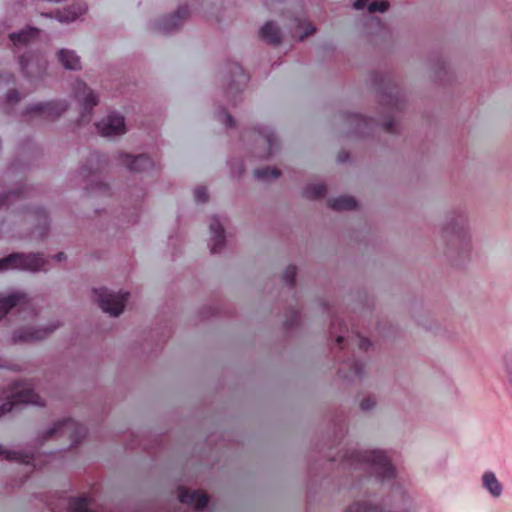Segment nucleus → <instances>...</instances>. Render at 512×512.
<instances>
[{"mask_svg":"<svg viewBox=\"0 0 512 512\" xmlns=\"http://www.w3.org/2000/svg\"><path fill=\"white\" fill-rule=\"evenodd\" d=\"M345 475L343 486L355 497L343 512H416V504L397 480L398 470L388 451L346 447L331 459Z\"/></svg>","mask_w":512,"mask_h":512,"instance_id":"nucleus-1","label":"nucleus"},{"mask_svg":"<svg viewBox=\"0 0 512 512\" xmlns=\"http://www.w3.org/2000/svg\"><path fill=\"white\" fill-rule=\"evenodd\" d=\"M442 239L445 243L444 254L455 265H461L470 258L471 234L464 209H455L447 214L442 227Z\"/></svg>","mask_w":512,"mask_h":512,"instance_id":"nucleus-2","label":"nucleus"},{"mask_svg":"<svg viewBox=\"0 0 512 512\" xmlns=\"http://www.w3.org/2000/svg\"><path fill=\"white\" fill-rule=\"evenodd\" d=\"M34 194V189L17 181L8 191L0 194V208H5L16 214H23L26 221L35 222L39 238H43L48 231L49 217L46 210L41 207L31 208L26 200Z\"/></svg>","mask_w":512,"mask_h":512,"instance_id":"nucleus-3","label":"nucleus"},{"mask_svg":"<svg viewBox=\"0 0 512 512\" xmlns=\"http://www.w3.org/2000/svg\"><path fill=\"white\" fill-rule=\"evenodd\" d=\"M371 81L381 98V103L389 111L401 110L404 107V95L390 75L373 73Z\"/></svg>","mask_w":512,"mask_h":512,"instance_id":"nucleus-4","label":"nucleus"},{"mask_svg":"<svg viewBox=\"0 0 512 512\" xmlns=\"http://www.w3.org/2000/svg\"><path fill=\"white\" fill-rule=\"evenodd\" d=\"M146 194L142 186L128 187L125 192L124 203L121 212L116 216L115 225L119 229H125L135 224L140 213V203Z\"/></svg>","mask_w":512,"mask_h":512,"instance_id":"nucleus-5","label":"nucleus"},{"mask_svg":"<svg viewBox=\"0 0 512 512\" xmlns=\"http://www.w3.org/2000/svg\"><path fill=\"white\" fill-rule=\"evenodd\" d=\"M46 264V259L40 253H12L0 259V271L20 269L37 272Z\"/></svg>","mask_w":512,"mask_h":512,"instance_id":"nucleus-6","label":"nucleus"},{"mask_svg":"<svg viewBox=\"0 0 512 512\" xmlns=\"http://www.w3.org/2000/svg\"><path fill=\"white\" fill-rule=\"evenodd\" d=\"M346 122L351 128L350 132L358 136L369 135L378 125H381L387 133L395 132V121L392 117L380 121L379 119L367 118L361 114L348 113L346 115Z\"/></svg>","mask_w":512,"mask_h":512,"instance_id":"nucleus-7","label":"nucleus"},{"mask_svg":"<svg viewBox=\"0 0 512 512\" xmlns=\"http://www.w3.org/2000/svg\"><path fill=\"white\" fill-rule=\"evenodd\" d=\"M86 428L79 422L65 418L57 421L51 428H49L43 436L40 437V441L44 442L53 436H67L70 440V447L76 446L86 435Z\"/></svg>","mask_w":512,"mask_h":512,"instance_id":"nucleus-8","label":"nucleus"},{"mask_svg":"<svg viewBox=\"0 0 512 512\" xmlns=\"http://www.w3.org/2000/svg\"><path fill=\"white\" fill-rule=\"evenodd\" d=\"M93 294L103 312L114 317L122 313L129 297L128 292H113L104 287L93 289Z\"/></svg>","mask_w":512,"mask_h":512,"instance_id":"nucleus-9","label":"nucleus"},{"mask_svg":"<svg viewBox=\"0 0 512 512\" xmlns=\"http://www.w3.org/2000/svg\"><path fill=\"white\" fill-rule=\"evenodd\" d=\"M73 94L77 102L80 104L81 112L79 125L89 123L93 108L99 102V96L82 80H76L73 84Z\"/></svg>","mask_w":512,"mask_h":512,"instance_id":"nucleus-10","label":"nucleus"},{"mask_svg":"<svg viewBox=\"0 0 512 512\" xmlns=\"http://www.w3.org/2000/svg\"><path fill=\"white\" fill-rule=\"evenodd\" d=\"M20 404H34L42 406L41 397L34 392L31 383H24L20 387H16L11 396L0 403V416L11 412Z\"/></svg>","mask_w":512,"mask_h":512,"instance_id":"nucleus-11","label":"nucleus"},{"mask_svg":"<svg viewBox=\"0 0 512 512\" xmlns=\"http://www.w3.org/2000/svg\"><path fill=\"white\" fill-rule=\"evenodd\" d=\"M40 156L39 147L31 140L22 142L18 147L17 158L8 168L6 175L22 174L29 170L31 165Z\"/></svg>","mask_w":512,"mask_h":512,"instance_id":"nucleus-12","label":"nucleus"},{"mask_svg":"<svg viewBox=\"0 0 512 512\" xmlns=\"http://www.w3.org/2000/svg\"><path fill=\"white\" fill-rule=\"evenodd\" d=\"M19 64L23 75L29 80L41 78L47 69L46 57L31 48L19 56Z\"/></svg>","mask_w":512,"mask_h":512,"instance_id":"nucleus-13","label":"nucleus"},{"mask_svg":"<svg viewBox=\"0 0 512 512\" xmlns=\"http://www.w3.org/2000/svg\"><path fill=\"white\" fill-rule=\"evenodd\" d=\"M226 77L229 80L228 88L226 91L227 97H232L230 99L233 105L237 103V97L244 90L245 86L249 81L248 74L244 71V69L240 66V64L236 62L228 63L225 68Z\"/></svg>","mask_w":512,"mask_h":512,"instance_id":"nucleus-14","label":"nucleus"},{"mask_svg":"<svg viewBox=\"0 0 512 512\" xmlns=\"http://www.w3.org/2000/svg\"><path fill=\"white\" fill-rule=\"evenodd\" d=\"M67 108L68 104L64 100L38 102L28 105L23 112V116L29 117L30 119L36 117L55 119L64 113Z\"/></svg>","mask_w":512,"mask_h":512,"instance_id":"nucleus-15","label":"nucleus"},{"mask_svg":"<svg viewBox=\"0 0 512 512\" xmlns=\"http://www.w3.org/2000/svg\"><path fill=\"white\" fill-rule=\"evenodd\" d=\"M115 158L120 164L126 166L135 178L137 175H141L142 179L144 175L149 174L155 168V163L146 154L133 156L128 153L117 152Z\"/></svg>","mask_w":512,"mask_h":512,"instance_id":"nucleus-16","label":"nucleus"},{"mask_svg":"<svg viewBox=\"0 0 512 512\" xmlns=\"http://www.w3.org/2000/svg\"><path fill=\"white\" fill-rule=\"evenodd\" d=\"M96 129L102 137H116L126 133L125 118L122 114L111 112L95 123Z\"/></svg>","mask_w":512,"mask_h":512,"instance_id":"nucleus-17","label":"nucleus"},{"mask_svg":"<svg viewBox=\"0 0 512 512\" xmlns=\"http://www.w3.org/2000/svg\"><path fill=\"white\" fill-rule=\"evenodd\" d=\"M189 15L190 11L187 5L179 6L174 13L155 21L153 29L164 34L171 33L178 29Z\"/></svg>","mask_w":512,"mask_h":512,"instance_id":"nucleus-18","label":"nucleus"},{"mask_svg":"<svg viewBox=\"0 0 512 512\" xmlns=\"http://www.w3.org/2000/svg\"><path fill=\"white\" fill-rule=\"evenodd\" d=\"M348 328L345 325L343 328L341 327V334L336 336V344L339 346L340 350H343L348 347L354 348L358 347L359 350L367 351L371 346V342L368 338L361 336L358 332L348 333Z\"/></svg>","mask_w":512,"mask_h":512,"instance_id":"nucleus-19","label":"nucleus"},{"mask_svg":"<svg viewBox=\"0 0 512 512\" xmlns=\"http://www.w3.org/2000/svg\"><path fill=\"white\" fill-rule=\"evenodd\" d=\"M59 325L60 324L57 323L40 329H34L33 327L25 326L15 330L12 339L14 342H32L42 340L46 338L50 333H52L57 327H59Z\"/></svg>","mask_w":512,"mask_h":512,"instance_id":"nucleus-20","label":"nucleus"},{"mask_svg":"<svg viewBox=\"0 0 512 512\" xmlns=\"http://www.w3.org/2000/svg\"><path fill=\"white\" fill-rule=\"evenodd\" d=\"M257 134L256 141L262 142L267 146L263 153L257 154L261 159H267L274 154L278 149V139L273 129L270 126L262 125L255 129Z\"/></svg>","mask_w":512,"mask_h":512,"instance_id":"nucleus-21","label":"nucleus"},{"mask_svg":"<svg viewBox=\"0 0 512 512\" xmlns=\"http://www.w3.org/2000/svg\"><path fill=\"white\" fill-rule=\"evenodd\" d=\"M365 364L355 356L353 351L352 356L348 357L347 360H343V366L339 368V375L350 381L361 380L364 373Z\"/></svg>","mask_w":512,"mask_h":512,"instance_id":"nucleus-22","label":"nucleus"},{"mask_svg":"<svg viewBox=\"0 0 512 512\" xmlns=\"http://www.w3.org/2000/svg\"><path fill=\"white\" fill-rule=\"evenodd\" d=\"M32 308L28 295L23 292L12 293L8 296L0 294V320L14 307Z\"/></svg>","mask_w":512,"mask_h":512,"instance_id":"nucleus-23","label":"nucleus"},{"mask_svg":"<svg viewBox=\"0 0 512 512\" xmlns=\"http://www.w3.org/2000/svg\"><path fill=\"white\" fill-rule=\"evenodd\" d=\"M211 238L209 242L210 251L212 254L219 253L225 246L224 228L220 220L213 216L209 225Z\"/></svg>","mask_w":512,"mask_h":512,"instance_id":"nucleus-24","label":"nucleus"},{"mask_svg":"<svg viewBox=\"0 0 512 512\" xmlns=\"http://www.w3.org/2000/svg\"><path fill=\"white\" fill-rule=\"evenodd\" d=\"M39 29L35 27H27L19 32L9 34V39L17 49L29 47V45L37 39Z\"/></svg>","mask_w":512,"mask_h":512,"instance_id":"nucleus-25","label":"nucleus"},{"mask_svg":"<svg viewBox=\"0 0 512 512\" xmlns=\"http://www.w3.org/2000/svg\"><path fill=\"white\" fill-rule=\"evenodd\" d=\"M179 501L183 504L193 506L196 510H202L208 504V496L199 490L190 492L186 489H181Z\"/></svg>","mask_w":512,"mask_h":512,"instance_id":"nucleus-26","label":"nucleus"},{"mask_svg":"<svg viewBox=\"0 0 512 512\" xmlns=\"http://www.w3.org/2000/svg\"><path fill=\"white\" fill-rule=\"evenodd\" d=\"M0 456L9 461L13 460L19 463L30 465L33 468H36L37 466V457L34 453L8 450L4 446L0 445Z\"/></svg>","mask_w":512,"mask_h":512,"instance_id":"nucleus-27","label":"nucleus"},{"mask_svg":"<svg viewBox=\"0 0 512 512\" xmlns=\"http://www.w3.org/2000/svg\"><path fill=\"white\" fill-rule=\"evenodd\" d=\"M482 487L492 498H499L503 493V485L493 471H485L481 477Z\"/></svg>","mask_w":512,"mask_h":512,"instance_id":"nucleus-28","label":"nucleus"},{"mask_svg":"<svg viewBox=\"0 0 512 512\" xmlns=\"http://www.w3.org/2000/svg\"><path fill=\"white\" fill-rule=\"evenodd\" d=\"M87 11L85 3H76L65 7L63 10L56 12V19L61 23H69L75 21L79 16Z\"/></svg>","mask_w":512,"mask_h":512,"instance_id":"nucleus-29","label":"nucleus"},{"mask_svg":"<svg viewBox=\"0 0 512 512\" xmlns=\"http://www.w3.org/2000/svg\"><path fill=\"white\" fill-rule=\"evenodd\" d=\"M501 369L507 391L512 396V347L506 349L501 355Z\"/></svg>","mask_w":512,"mask_h":512,"instance_id":"nucleus-30","label":"nucleus"},{"mask_svg":"<svg viewBox=\"0 0 512 512\" xmlns=\"http://www.w3.org/2000/svg\"><path fill=\"white\" fill-rule=\"evenodd\" d=\"M58 60L61 65L67 70H79L81 69L80 57L69 49H61L58 52Z\"/></svg>","mask_w":512,"mask_h":512,"instance_id":"nucleus-31","label":"nucleus"},{"mask_svg":"<svg viewBox=\"0 0 512 512\" xmlns=\"http://www.w3.org/2000/svg\"><path fill=\"white\" fill-rule=\"evenodd\" d=\"M260 37L268 44L277 45L281 42V32L273 21L266 22L260 29Z\"/></svg>","mask_w":512,"mask_h":512,"instance_id":"nucleus-32","label":"nucleus"},{"mask_svg":"<svg viewBox=\"0 0 512 512\" xmlns=\"http://www.w3.org/2000/svg\"><path fill=\"white\" fill-rule=\"evenodd\" d=\"M328 205L335 211L353 210L357 207V202L352 196H339L328 200Z\"/></svg>","mask_w":512,"mask_h":512,"instance_id":"nucleus-33","label":"nucleus"},{"mask_svg":"<svg viewBox=\"0 0 512 512\" xmlns=\"http://www.w3.org/2000/svg\"><path fill=\"white\" fill-rule=\"evenodd\" d=\"M303 196L310 200H315L326 194V186L322 183L307 184L302 192Z\"/></svg>","mask_w":512,"mask_h":512,"instance_id":"nucleus-34","label":"nucleus"},{"mask_svg":"<svg viewBox=\"0 0 512 512\" xmlns=\"http://www.w3.org/2000/svg\"><path fill=\"white\" fill-rule=\"evenodd\" d=\"M254 176L262 181L277 179L280 176V171L277 168L263 167L255 169Z\"/></svg>","mask_w":512,"mask_h":512,"instance_id":"nucleus-35","label":"nucleus"},{"mask_svg":"<svg viewBox=\"0 0 512 512\" xmlns=\"http://www.w3.org/2000/svg\"><path fill=\"white\" fill-rule=\"evenodd\" d=\"M94 161L97 163V167L95 169L86 164L80 168V173L83 175V177H88L89 175H92L95 172L99 171L102 167V163L105 162L102 155H100L98 152H94L91 154V162Z\"/></svg>","mask_w":512,"mask_h":512,"instance_id":"nucleus-36","label":"nucleus"},{"mask_svg":"<svg viewBox=\"0 0 512 512\" xmlns=\"http://www.w3.org/2000/svg\"><path fill=\"white\" fill-rule=\"evenodd\" d=\"M86 190L89 195H112L111 187L103 182L90 183Z\"/></svg>","mask_w":512,"mask_h":512,"instance_id":"nucleus-37","label":"nucleus"},{"mask_svg":"<svg viewBox=\"0 0 512 512\" xmlns=\"http://www.w3.org/2000/svg\"><path fill=\"white\" fill-rule=\"evenodd\" d=\"M367 29L370 34L384 36L387 33V28L381 23L377 17H370L367 23Z\"/></svg>","mask_w":512,"mask_h":512,"instance_id":"nucleus-38","label":"nucleus"},{"mask_svg":"<svg viewBox=\"0 0 512 512\" xmlns=\"http://www.w3.org/2000/svg\"><path fill=\"white\" fill-rule=\"evenodd\" d=\"M215 117L228 128H232L235 125L234 118L224 108L218 109L215 112Z\"/></svg>","mask_w":512,"mask_h":512,"instance_id":"nucleus-39","label":"nucleus"},{"mask_svg":"<svg viewBox=\"0 0 512 512\" xmlns=\"http://www.w3.org/2000/svg\"><path fill=\"white\" fill-rule=\"evenodd\" d=\"M295 277H296V267L294 265H289L285 269L282 278L290 289H292L295 284Z\"/></svg>","mask_w":512,"mask_h":512,"instance_id":"nucleus-40","label":"nucleus"},{"mask_svg":"<svg viewBox=\"0 0 512 512\" xmlns=\"http://www.w3.org/2000/svg\"><path fill=\"white\" fill-rule=\"evenodd\" d=\"M300 321V313L297 309L293 308L290 310L289 315L286 317L284 325L286 329H291L298 325Z\"/></svg>","mask_w":512,"mask_h":512,"instance_id":"nucleus-41","label":"nucleus"},{"mask_svg":"<svg viewBox=\"0 0 512 512\" xmlns=\"http://www.w3.org/2000/svg\"><path fill=\"white\" fill-rule=\"evenodd\" d=\"M298 28L303 29V32L299 35V40L303 41L307 36L313 34L315 32V27L309 22H303L301 20H297Z\"/></svg>","mask_w":512,"mask_h":512,"instance_id":"nucleus-42","label":"nucleus"},{"mask_svg":"<svg viewBox=\"0 0 512 512\" xmlns=\"http://www.w3.org/2000/svg\"><path fill=\"white\" fill-rule=\"evenodd\" d=\"M389 8V3L383 0H375L368 5V11L370 13L385 12Z\"/></svg>","mask_w":512,"mask_h":512,"instance_id":"nucleus-43","label":"nucleus"},{"mask_svg":"<svg viewBox=\"0 0 512 512\" xmlns=\"http://www.w3.org/2000/svg\"><path fill=\"white\" fill-rule=\"evenodd\" d=\"M376 398L374 396H368L364 398L360 403V409L364 412H369L376 406Z\"/></svg>","mask_w":512,"mask_h":512,"instance_id":"nucleus-44","label":"nucleus"},{"mask_svg":"<svg viewBox=\"0 0 512 512\" xmlns=\"http://www.w3.org/2000/svg\"><path fill=\"white\" fill-rule=\"evenodd\" d=\"M21 95L16 89L9 90L5 95V100L7 104L15 105L21 100Z\"/></svg>","mask_w":512,"mask_h":512,"instance_id":"nucleus-45","label":"nucleus"},{"mask_svg":"<svg viewBox=\"0 0 512 512\" xmlns=\"http://www.w3.org/2000/svg\"><path fill=\"white\" fill-rule=\"evenodd\" d=\"M194 197H195L196 202H198V203L206 202L208 199V192H207L206 187H204V186L197 187L194 191Z\"/></svg>","mask_w":512,"mask_h":512,"instance_id":"nucleus-46","label":"nucleus"},{"mask_svg":"<svg viewBox=\"0 0 512 512\" xmlns=\"http://www.w3.org/2000/svg\"><path fill=\"white\" fill-rule=\"evenodd\" d=\"M367 2L368 0H355L353 7L357 10L363 9L366 6Z\"/></svg>","mask_w":512,"mask_h":512,"instance_id":"nucleus-47","label":"nucleus"},{"mask_svg":"<svg viewBox=\"0 0 512 512\" xmlns=\"http://www.w3.org/2000/svg\"><path fill=\"white\" fill-rule=\"evenodd\" d=\"M348 157H349L348 153L341 152V153H339L337 160L340 163H344L348 160Z\"/></svg>","mask_w":512,"mask_h":512,"instance_id":"nucleus-48","label":"nucleus"},{"mask_svg":"<svg viewBox=\"0 0 512 512\" xmlns=\"http://www.w3.org/2000/svg\"><path fill=\"white\" fill-rule=\"evenodd\" d=\"M54 259L57 261H62L66 259V254L64 252H59L54 256Z\"/></svg>","mask_w":512,"mask_h":512,"instance_id":"nucleus-49","label":"nucleus"},{"mask_svg":"<svg viewBox=\"0 0 512 512\" xmlns=\"http://www.w3.org/2000/svg\"><path fill=\"white\" fill-rule=\"evenodd\" d=\"M336 325H341V320L338 317H336L332 320V323H331L332 329H334Z\"/></svg>","mask_w":512,"mask_h":512,"instance_id":"nucleus-50","label":"nucleus"},{"mask_svg":"<svg viewBox=\"0 0 512 512\" xmlns=\"http://www.w3.org/2000/svg\"><path fill=\"white\" fill-rule=\"evenodd\" d=\"M438 66H439V70H445L446 69V63L444 61H442V60L439 61Z\"/></svg>","mask_w":512,"mask_h":512,"instance_id":"nucleus-51","label":"nucleus"},{"mask_svg":"<svg viewBox=\"0 0 512 512\" xmlns=\"http://www.w3.org/2000/svg\"><path fill=\"white\" fill-rule=\"evenodd\" d=\"M9 78H11L14 81V75H9Z\"/></svg>","mask_w":512,"mask_h":512,"instance_id":"nucleus-52","label":"nucleus"}]
</instances>
